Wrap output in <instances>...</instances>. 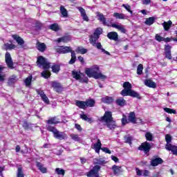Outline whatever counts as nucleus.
I'll return each mask as SVG.
<instances>
[{"mask_svg": "<svg viewBox=\"0 0 177 177\" xmlns=\"http://www.w3.org/2000/svg\"><path fill=\"white\" fill-rule=\"evenodd\" d=\"M37 66L38 67L42 68L44 69V71L41 73V77L43 78L48 79L50 77V71H49V68H50V64L48 62L45 57L40 56L37 58Z\"/></svg>", "mask_w": 177, "mask_h": 177, "instance_id": "nucleus-2", "label": "nucleus"}, {"mask_svg": "<svg viewBox=\"0 0 177 177\" xmlns=\"http://www.w3.org/2000/svg\"><path fill=\"white\" fill-rule=\"evenodd\" d=\"M85 73L89 78H95V80H106L107 77L102 73H100V68L97 65H93L90 68H86L85 70Z\"/></svg>", "mask_w": 177, "mask_h": 177, "instance_id": "nucleus-1", "label": "nucleus"}, {"mask_svg": "<svg viewBox=\"0 0 177 177\" xmlns=\"http://www.w3.org/2000/svg\"><path fill=\"white\" fill-rule=\"evenodd\" d=\"M96 15L99 21L104 24V26H107L108 27H110L111 26V24L106 21V17H104V15L103 14L100 12H96Z\"/></svg>", "mask_w": 177, "mask_h": 177, "instance_id": "nucleus-11", "label": "nucleus"}, {"mask_svg": "<svg viewBox=\"0 0 177 177\" xmlns=\"http://www.w3.org/2000/svg\"><path fill=\"white\" fill-rule=\"evenodd\" d=\"M55 49L57 53H60L61 55H66V53H71L73 50L71 46H56Z\"/></svg>", "mask_w": 177, "mask_h": 177, "instance_id": "nucleus-7", "label": "nucleus"}, {"mask_svg": "<svg viewBox=\"0 0 177 177\" xmlns=\"http://www.w3.org/2000/svg\"><path fill=\"white\" fill-rule=\"evenodd\" d=\"M71 139H73V140H75V142H80L81 140V139L77 134H71Z\"/></svg>", "mask_w": 177, "mask_h": 177, "instance_id": "nucleus-50", "label": "nucleus"}, {"mask_svg": "<svg viewBox=\"0 0 177 177\" xmlns=\"http://www.w3.org/2000/svg\"><path fill=\"white\" fill-rule=\"evenodd\" d=\"M77 9L80 12L81 17H82L83 20L84 21H89V17H88V15H86V12L85 11V9L82 7H79Z\"/></svg>", "mask_w": 177, "mask_h": 177, "instance_id": "nucleus-19", "label": "nucleus"}, {"mask_svg": "<svg viewBox=\"0 0 177 177\" xmlns=\"http://www.w3.org/2000/svg\"><path fill=\"white\" fill-rule=\"evenodd\" d=\"M12 38L17 42V44H18V45H19V46H23V45H24V39L19 37V35H12Z\"/></svg>", "mask_w": 177, "mask_h": 177, "instance_id": "nucleus-17", "label": "nucleus"}, {"mask_svg": "<svg viewBox=\"0 0 177 177\" xmlns=\"http://www.w3.org/2000/svg\"><path fill=\"white\" fill-rule=\"evenodd\" d=\"M171 52V46L165 45V53Z\"/></svg>", "mask_w": 177, "mask_h": 177, "instance_id": "nucleus-57", "label": "nucleus"}, {"mask_svg": "<svg viewBox=\"0 0 177 177\" xmlns=\"http://www.w3.org/2000/svg\"><path fill=\"white\" fill-rule=\"evenodd\" d=\"M59 122H60V121L57 118H52L49 119L48 120H47V123L49 124H59Z\"/></svg>", "mask_w": 177, "mask_h": 177, "instance_id": "nucleus-38", "label": "nucleus"}, {"mask_svg": "<svg viewBox=\"0 0 177 177\" xmlns=\"http://www.w3.org/2000/svg\"><path fill=\"white\" fill-rule=\"evenodd\" d=\"M51 68L53 70V73H59V71H60V65H59V64H54L51 67Z\"/></svg>", "mask_w": 177, "mask_h": 177, "instance_id": "nucleus-44", "label": "nucleus"}, {"mask_svg": "<svg viewBox=\"0 0 177 177\" xmlns=\"http://www.w3.org/2000/svg\"><path fill=\"white\" fill-rule=\"evenodd\" d=\"M103 32V30L101 28H98L94 32V34L90 37V39H99V36Z\"/></svg>", "mask_w": 177, "mask_h": 177, "instance_id": "nucleus-20", "label": "nucleus"}, {"mask_svg": "<svg viewBox=\"0 0 177 177\" xmlns=\"http://www.w3.org/2000/svg\"><path fill=\"white\" fill-rule=\"evenodd\" d=\"M129 119H127V116L123 115V117L122 118V125H127V124H129Z\"/></svg>", "mask_w": 177, "mask_h": 177, "instance_id": "nucleus-51", "label": "nucleus"}, {"mask_svg": "<svg viewBox=\"0 0 177 177\" xmlns=\"http://www.w3.org/2000/svg\"><path fill=\"white\" fill-rule=\"evenodd\" d=\"M128 120L129 122L132 124H145V122L141 118H136L135 116V113L133 112H131L129 114Z\"/></svg>", "mask_w": 177, "mask_h": 177, "instance_id": "nucleus-9", "label": "nucleus"}, {"mask_svg": "<svg viewBox=\"0 0 177 177\" xmlns=\"http://www.w3.org/2000/svg\"><path fill=\"white\" fill-rule=\"evenodd\" d=\"M142 73H143V65L139 64L137 68V74L138 75H142Z\"/></svg>", "mask_w": 177, "mask_h": 177, "instance_id": "nucleus-47", "label": "nucleus"}, {"mask_svg": "<svg viewBox=\"0 0 177 177\" xmlns=\"http://www.w3.org/2000/svg\"><path fill=\"white\" fill-rule=\"evenodd\" d=\"M99 171H100V166L95 165L93 169L86 173L88 177H99Z\"/></svg>", "mask_w": 177, "mask_h": 177, "instance_id": "nucleus-10", "label": "nucleus"}, {"mask_svg": "<svg viewBox=\"0 0 177 177\" xmlns=\"http://www.w3.org/2000/svg\"><path fill=\"white\" fill-rule=\"evenodd\" d=\"M102 103H106V104H110V103H113L114 102V98L112 97L105 96L101 99Z\"/></svg>", "mask_w": 177, "mask_h": 177, "instance_id": "nucleus-25", "label": "nucleus"}, {"mask_svg": "<svg viewBox=\"0 0 177 177\" xmlns=\"http://www.w3.org/2000/svg\"><path fill=\"white\" fill-rule=\"evenodd\" d=\"M84 74H82L80 71H72V77L75 78V80H81Z\"/></svg>", "mask_w": 177, "mask_h": 177, "instance_id": "nucleus-22", "label": "nucleus"}, {"mask_svg": "<svg viewBox=\"0 0 177 177\" xmlns=\"http://www.w3.org/2000/svg\"><path fill=\"white\" fill-rule=\"evenodd\" d=\"M145 138L147 140L151 142V140H153V134L150 132H147L145 133Z\"/></svg>", "mask_w": 177, "mask_h": 177, "instance_id": "nucleus-49", "label": "nucleus"}, {"mask_svg": "<svg viewBox=\"0 0 177 177\" xmlns=\"http://www.w3.org/2000/svg\"><path fill=\"white\" fill-rule=\"evenodd\" d=\"M80 118L84 121H86L87 122H89V124H92V122H93V119H92V118H88L86 114H81Z\"/></svg>", "mask_w": 177, "mask_h": 177, "instance_id": "nucleus-34", "label": "nucleus"}, {"mask_svg": "<svg viewBox=\"0 0 177 177\" xmlns=\"http://www.w3.org/2000/svg\"><path fill=\"white\" fill-rule=\"evenodd\" d=\"M75 53H80L81 55H85V53H88V49L84 48L82 46H78L75 50Z\"/></svg>", "mask_w": 177, "mask_h": 177, "instance_id": "nucleus-29", "label": "nucleus"}, {"mask_svg": "<svg viewBox=\"0 0 177 177\" xmlns=\"http://www.w3.org/2000/svg\"><path fill=\"white\" fill-rule=\"evenodd\" d=\"M50 30H53V31H59L60 30V26L57 24H51L49 26Z\"/></svg>", "mask_w": 177, "mask_h": 177, "instance_id": "nucleus-41", "label": "nucleus"}, {"mask_svg": "<svg viewBox=\"0 0 177 177\" xmlns=\"http://www.w3.org/2000/svg\"><path fill=\"white\" fill-rule=\"evenodd\" d=\"M150 175V171L148 170H143L142 171V176H149Z\"/></svg>", "mask_w": 177, "mask_h": 177, "instance_id": "nucleus-59", "label": "nucleus"}, {"mask_svg": "<svg viewBox=\"0 0 177 177\" xmlns=\"http://www.w3.org/2000/svg\"><path fill=\"white\" fill-rule=\"evenodd\" d=\"M2 49L4 50H12V49H16V45L15 44H9L8 43H6L2 46Z\"/></svg>", "mask_w": 177, "mask_h": 177, "instance_id": "nucleus-23", "label": "nucleus"}, {"mask_svg": "<svg viewBox=\"0 0 177 177\" xmlns=\"http://www.w3.org/2000/svg\"><path fill=\"white\" fill-rule=\"evenodd\" d=\"M111 160H113V161H115V162H118V158H117L114 156H111Z\"/></svg>", "mask_w": 177, "mask_h": 177, "instance_id": "nucleus-62", "label": "nucleus"}, {"mask_svg": "<svg viewBox=\"0 0 177 177\" xmlns=\"http://www.w3.org/2000/svg\"><path fill=\"white\" fill-rule=\"evenodd\" d=\"M144 84L146 85V86H148V88H157V84H156V82H153L151 80H145Z\"/></svg>", "mask_w": 177, "mask_h": 177, "instance_id": "nucleus-21", "label": "nucleus"}, {"mask_svg": "<svg viewBox=\"0 0 177 177\" xmlns=\"http://www.w3.org/2000/svg\"><path fill=\"white\" fill-rule=\"evenodd\" d=\"M163 161L161 158H156L155 159H153L151 162V165L152 167H157V165H159V164H162Z\"/></svg>", "mask_w": 177, "mask_h": 177, "instance_id": "nucleus-24", "label": "nucleus"}, {"mask_svg": "<svg viewBox=\"0 0 177 177\" xmlns=\"http://www.w3.org/2000/svg\"><path fill=\"white\" fill-rule=\"evenodd\" d=\"M37 48L38 50H39V52H44V50H46V45H45L44 43L38 42L37 44Z\"/></svg>", "mask_w": 177, "mask_h": 177, "instance_id": "nucleus-31", "label": "nucleus"}, {"mask_svg": "<svg viewBox=\"0 0 177 177\" xmlns=\"http://www.w3.org/2000/svg\"><path fill=\"white\" fill-rule=\"evenodd\" d=\"M101 150H102V151H104V153H106L107 154H111V151L107 147H102Z\"/></svg>", "mask_w": 177, "mask_h": 177, "instance_id": "nucleus-55", "label": "nucleus"}, {"mask_svg": "<svg viewBox=\"0 0 177 177\" xmlns=\"http://www.w3.org/2000/svg\"><path fill=\"white\" fill-rule=\"evenodd\" d=\"M159 176H160V172H158V171H156L153 174V177H159Z\"/></svg>", "mask_w": 177, "mask_h": 177, "instance_id": "nucleus-64", "label": "nucleus"}, {"mask_svg": "<svg viewBox=\"0 0 177 177\" xmlns=\"http://www.w3.org/2000/svg\"><path fill=\"white\" fill-rule=\"evenodd\" d=\"M100 121L102 122H104L105 125L109 129H114L117 127V125L115 124V121L113 120V114L111 111H106L105 112L104 116L101 118Z\"/></svg>", "mask_w": 177, "mask_h": 177, "instance_id": "nucleus-4", "label": "nucleus"}, {"mask_svg": "<svg viewBox=\"0 0 177 177\" xmlns=\"http://www.w3.org/2000/svg\"><path fill=\"white\" fill-rule=\"evenodd\" d=\"M165 140L167 142L165 145L166 150H168V151H171L174 156H177V146L171 144V142L172 141V137L171 135L167 134L165 136Z\"/></svg>", "mask_w": 177, "mask_h": 177, "instance_id": "nucleus-6", "label": "nucleus"}, {"mask_svg": "<svg viewBox=\"0 0 177 177\" xmlns=\"http://www.w3.org/2000/svg\"><path fill=\"white\" fill-rule=\"evenodd\" d=\"M32 81V77L28 76L24 81L26 86H30L31 82Z\"/></svg>", "mask_w": 177, "mask_h": 177, "instance_id": "nucleus-45", "label": "nucleus"}, {"mask_svg": "<svg viewBox=\"0 0 177 177\" xmlns=\"http://www.w3.org/2000/svg\"><path fill=\"white\" fill-rule=\"evenodd\" d=\"M17 177H24V174H23V171L21 170V167L18 168Z\"/></svg>", "mask_w": 177, "mask_h": 177, "instance_id": "nucleus-53", "label": "nucleus"}, {"mask_svg": "<svg viewBox=\"0 0 177 177\" xmlns=\"http://www.w3.org/2000/svg\"><path fill=\"white\" fill-rule=\"evenodd\" d=\"M5 57H6V63L8 67H9V68H13V61L12 60V56H10V53L7 52L6 53Z\"/></svg>", "mask_w": 177, "mask_h": 177, "instance_id": "nucleus-13", "label": "nucleus"}, {"mask_svg": "<svg viewBox=\"0 0 177 177\" xmlns=\"http://www.w3.org/2000/svg\"><path fill=\"white\" fill-rule=\"evenodd\" d=\"M110 27H113V28H116V30H118V31H120V32H122V34H125L127 32V29L122 26V24H111Z\"/></svg>", "mask_w": 177, "mask_h": 177, "instance_id": "nucleus-16", "label": "nucleus"}, {"mask_svg": "<svg viewBox=\"0 0 177 177\" xmlns=\"http://www.w3.org/2000/svg\"><path fill=\"white\" fill-rule=\"evenodd\" d=\"M109 39H113V41H117L118 39V33L116 32H111L107 35Z\"/></svg>", "mask_w": 177, "mask_h": 177, "instance_id": "nucleus-26", "label": "nucleus"}, {"mask_svg": "<svg viewBox=\"0 0 177 177\" xmlns=\"http://www.w3.org/2000/svg\"><path fill=\"white\" fill-rule=\"evenodd\" d=\"M112 169H113V174L115 175H120V174H121V172H122V167L120 166L113 165L112 167Z\"/></svg>", "mask_w": 177, "mask_h": 177, "instance_id": "nucleus-27", "label": "nucleus"}, {"mask_svg": "<svg viewBox=\"0 0 177 177\" xmlns=\"http://www.w3.org/2000/svg\"><path fill=\"white\" fill-rule=\"evenodd\" d=\"M106 163V161L103 159H100L97 162V164H105Z\"/></svg>", "mask_w": 177, "mask_h": 177, "instance_id": "nucleus-61", "label": "nucleus"}, {"mask_svg": "<svg viewBox=\"0 0 177 177\" xmlns=\"http://www.w3.org/2000/svg\"><path fill=\"white\" fill-rule=\"evenodd\" d=\"M77 59H78L79 62H80V63H84V57H83L79 56L77 57Z\"/></svg>", "mask_w": 177, "mask_h": 177, "instance_id": "nucleus-63", "label": "nucleus"}, {"mask_svg": "<svg viewBox=\"0 0 177 177\" xmlns=\"http://www.w3.org/2000/svg\"><path fill=\"white\" fill-rule=\"evenodd\" d=\"M123 89L120 94L122 96H131V97H136L137 99H140V95L138 92L132 90V84L129 82H126L123 84Z\"/></svg>", "mask_w": 177, "mask_h": 177, "instance_id": "nucleus-3", "label": "nucleus"}, {"mask_svg": "<svg viewBox=\"0 0 177 177\" xmlns=\"http://www.w3.org/2000/svg\"><path fill=\"white\" fill-rule=\"evenodd\" d=\"M155 39H156V41H158V42H161L162 41H164V37H161L160 35L157 34L156 35Z\"/></svg>", "mask_w": 177, "mask_h": 177, "instance_id": "nucleus-54", "label": "nucleus"}, {"mask_svg": "<svg viewBox=\"0 0 177 177\" xmlns=\"http://www.w3.org/2000/svg\"><path fill=\"white\" fill-rule=\"evenodd\" d=\"M47 131H49V132H53L55 139H58L59 140L67 139V134L64 132L59 131L57 129L55 128V127H52L48 124L47 126Z\"/></svg>", "mask_w": 177, "mask_h": 177, "instance_id": "nucleus-5", "label": "nucleus"}, {"mask_svg": "<svg viewBox=\"0 0 177 177\" xmlns=\"http://www.w3.org/2000/svg\"><path fill=\"white\" fill-rule=\"evenodd\" d=\"M60 12L63 17H67V10L64 6L60 7Z\"/></svg>", "mask_w": 177, "mask_h": 177, "instance_id": "nucleus-48", "label": "nucleus"}, {"mask_svg": "<svg viewBox=\"0 0 177 177\" xmlns=\"http://www.w3.org/2000/svg\"><path fill=\"white\" fill-rule=\"evenodd\" d=\"M55 172L57 174V175H64V169L60 168L55 169Z\"/></svg>", "mask_w": 177, "mask_h": 177, "instance_id": "nucleus-52", "label": "nucleus"}, {"mask_svg": "<svg viewBox=\"0 0 177 177\" xmlns=\"http://www.w3.org/2000/svg\"><path fill=\"white\" fill-rule=\"evenodd\" d=\"M172 25V21H169L167 22H164L162 24V26L164 27V29L166 30V31H168V30H169V28H171V26Z\"/></svg>", "mask_w": 177, "mask_h": 177, "instance_id": "nucleus-39", "label": "nucleus"}, {"mask_svg": "<svg viewBox=\"0 0 177 177\" xmlns=\"http://www.w3.org/2000/svg\"><path fill=\"white\" fill-rule=\"evenodd\" d=\"M115 103L116 104H118V106H120L122 107L125 106V104H127V101L124 100V98L120 97L115 100Z\"/></svg>", "mask_w": 177, "mask_h": 177, "instance_id": "nucleus-30", "label": "nucleus"}, {"mask_svg": "<svg viewBox=\"0 0 177 177\" xmlns=\"http://www.w3.org/2000/svg\"><path fill=\"white\" fill-rule=\"evenodd\" d=\"M163 110L165 111V113H168V114H176V111L175 109L164 108Z\"/></svg>", "mask_w": 177, "mask_h": 177, "instance_id": "nucleus-46", "label": "nucleus"}, {"mask_svg": "<svg viewBox=\"0 0 177 177\" xmlns=\"http://www.w3.org/2000/svg\"><path fill=\"white\" fill-rule=\"evenodd\" d=\"M86 107H93L95 106V100L90 99L86 101Z\"/></svg>", "mask_w": 177, "mask_h": 177, "instance_id": "nucleus-42", "label": "nucleus"}, {"mask_svg": "<svg viewBox=\"0 0 177 177\" xmlns=\"http://www.w3.org/2000/svg\"><path fill=\"white\" fill-rule=\"evenodd\" d=\"M165 53V57H167V59H169V60H171L172 59V56L171 55V52H167Z\"/></svg>", "mask_w": 177, "mask_h": 177, "instance_id": "nucleus-58", "label": "nucleus"}, {"mask_svg": "<svg viewBox=\"0 0 177 177\" xmlns=\"http://www.w3.org/2000/svg\"><path fill=\"white\" fill-rule=\"evenodd\" d=\"M37 93L39 95L40 97H41L44 103H46V104H49V99L46 97V95H45V93H44L43 91L37 90Z\"/></svg>", "mask_w": 177, "mask_h": 177, "instance_id": "nucleus-18", "label": "nucleus"}, {"mask_svg": "<svg viewBox=\"0 0 177 177\" xmlns=\"http://www.w3.org/2000/svg\"><path fill=\"white\" fill-rule=\"evenodd\" d=\"M156 21V17H151L149 18H147L145 21V24L147 26H151V24H154V21Z\"/></svg>", "mask_w": 177, "mask_h": 177, "instance_id": "nucleus-35", "label": "nucleus"}, {"mask_svg": "<svg viewBox=\"0 0 177 177\" xmlns=\"http://www.w3.org/2000/svg\"><path fill=\"white\" fill-rule=\"evenodd\" d=\"M77 60V56L75 55V52L74 50L71 53V59L69 61V64H74Z\"/></svg>", "mask_w": 177, "mask_h": 177, "instance_id": "nucleus-40", "label": "nucleus"}, {"mask_svg": "<svg viewBox=\"0 0 177 177\" xmlns=\"http://www.w3.org/2000/svg\"><path fill=\"white\" fill-rule=\"evenodd\" d=\"M113 17H115V19H119L120 20H124V19H128V16H126L124 14H121V13H118V12H114Z\"/></svg>", "mask_w": 177, "mask_h": 177, "instance_id": "nucleus-28", "label": "nucleus"}, {"mask_svg": "<svg viewBox=\"0 0 177 177\" xmlns=\"http://www.w3.org/2000/svg\"><path fill=\"white\" fill-rule=\"evenodd\" d=\"M122 8H124V9H126L127 10V12H129V13H130L131 15H132L133 13V11H132V10L131 9V6H129V4L126 3V4H122Z\"/></svg>", "mask_w": 177, "mask_h": 177, "instance_id": "nucleus-43", "label": "nucleus"}, {"mask_svg": "<svg viewBox=\"0 0 177 177\" xmlns=\"http://www.w3.org/2000/svg\"><path fill=\"white\" fill-rule=\"evenodd\" d=\"M91 149H93L95 153H100V150H102V142H100V140L97 139V142L93 144L91 146Z\"/></svg>", "mask_w": 177, "mask_h": 177, "instance_id": "nucleus-15", "label": "nucleus"}, {"mask_svg": "<svg viewBox=\"0 0 177 177\" xmlns=\"http://www.w3.org/2000/svg\"><path fill=\"white\" fill-rule=\"evenodd\" d=\"M37 167L38 169L40 170V171H41L42 174H46V172H47L46 167H44V165H42V164L37 162Z\"/></svg>", "mask_w": 177, "mask_h": 177, "instance_id": "nucleus-37", "label": "nucleus"}, {"mask_svg": "<svg viewBox=\"0 0 177 177\" xmlns=\"http://www.w3.org/2000/svg\"><path fill=\"white\" fill-rule=\"evenodd\" d=\"M5 67L0 66V81H5Z\"/></svg>", "mask_w": 177, "mask_h": 177, "instance_id": "nucleus-32", "label": "nucleus"}, {"mask_svg": "<svg viewBox=\"0 0 177 177\" xmlns=\"http://www.w3.org/2000/svg\"><path fill=\"white\" fill-rule=\"evenodd\" d=\"M97 39H90V44H92L94 48H97L99 50H101L103 53L105 55H108V56H110V53L109 51H106L104 48H103V46H102V43L100 42H96Z\"/></svg>", "mask_w": 177, "mask_h": 177, "instance_id": "nucleus-8", "label": "nucleus"}, {"mask_svg": "<svg viewBox=\"0 0 177 177\" xmlns=\"http://www.w3.org/2000/svg\"><path fill=\"white\" fill-rule=\"evenodd\" d=\"M150 149H151V145H150V143L147 142L142 143L141 146L139 147V150H142L145 153H149V151H150Z\"/></svg>", "mask_w": 177, "mask_h": 177, "instance_id": "nucleus-14", "label": "nucleus"}, {"mask_svg": "<svg viewBox=\"0 0 177 177\" xmlns=\"http://www.w3.org/2000/svg\"><path fill=\"white\" fill-rule=\"evenodd\" d=\"M69 41H71V38L70 36H65L61 38H59L57 40V42L60 43V42H64V43H67L69 42Z\"/></svg>", "mask_w": 177, "mask_h": 177, "instance_id": "nucleus-33", "label": "nucleus"}, {"mask_svg": "<svg viewBox=\"0 0 177 177\" xmlns=\"http://www.w3.org/2000/svg\"><path fill=\"white\" fill-rule=\"evenodd\" d=\"M50 85L56 92H62L63 86L60 83L54 81L50 82Z\"/></svg>", "mask_w": 177, "mask_h": 177, "instance_id": "nucleus-12", "label": "nucleus"}, {"mask_svg": "<svg viewBox=\"0 0 177 177\" xmlns=\"http://www.w3.org/2000/svg\"><path fill=\"white\" fill-rule=\"evenodd\" d=\"M76 106L79 107V109H86V101H77Z\"/></svg>", "mask_w": 177, "mask_h": 177, "instance_id": "nucleus-36", "label": "nucleus"}, {"mask_svg": "<svg viewBox=\"0 0 177 177\" xmlns=\"http://www.w3.org/2000/svg\"><path fill=\"white\" fill-rule=\"evenodd\" d=\"M143 5H149L150 2H151V0H142Z\"/></svg>", "mask_w": 177, "mask_h": 177, "instance_id": "nucleus-60", "label": "nucleus"}, {"mask_svg": "<svg viewBox=\"0 0 177 177\" xmlns=\"http://www.w3.org/2000/svg\"><path fill=\"white\" fill-rule=\"evenodd\" d=\"M136 174L138 176H142V175H143V171L139 169L138 168H136Z\"/></svg>", "mask_w": 177, "mask_h": 177, "instance_id": "nucleus-56", "label": "nucleus"}]
</instances>
